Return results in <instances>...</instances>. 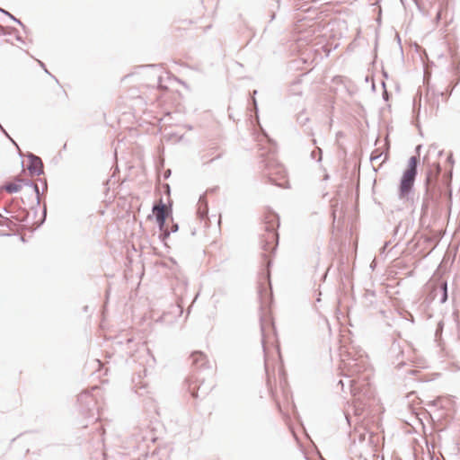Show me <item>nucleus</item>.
I'll list each match as a JSON object with an SVG mask.
<instances>
[{
	"mask_svg": "<svg viewBox=\"0 0 460 460\" xmlns=\"http://www.w3.org/2000/svg\"><path fill=\"white\" fill-rule=\"evenodd\" d=\"M265 219L266 234L261 238V249L267 252H272L279 243V234L277 233V228L279 226V216L274 212H270L266 216Z\"/></svg>",
	"mask_w": 460,
	"mask_h": 460,
	"instance_id": "f257e3e1",
	"label": "nucleus"
},
{
	"mask_svg": "<svg viewBox=\"0 0 460 460\" xmlns=\"http://www.w3.org/2000/svg\"><path fill=\"white\" fill-rule=\"evenodd\" d=\"M420 159L418 156H411L408 161L406 170L403 172L400 181L398 197L400 199L407 198L411 192L415 179L418 173V164Z\"/></svg>",
	"mask_w": 460,
	"mask_h": 460,
	"instance_id": "f03ea898",
	"label": "nucleus"
},
{
	"mask_svg": "<svg viewBox=\"0 0 460 460\" xmlns=\"http://www.w3.org/2000/svg\"><path fill=\"white\" fill-rule=\"evenodd\" d=\"M440 166L439 164H437V172L435 175H433V172L431 170H429L426 174L425 179V193L423 196V201H422V210H428L430 204L434 202L438 196L435 190L436 185V179L438 175L440 172Z\"/></svg>",
	"mask_w": 460,
	"mask_h": 460,
	"instance_id": "7ed1b4c3",
	"label": "nucleus"
},
{
	"mask_svg": "<svg viewBox=\"0 0 460 460\" xmlns=\"http://www.w3.org/2000/svg\"><path fill=\"white\" fill-rule=\"evenodd\" d=\"M77 402L80 405V411L82 414L89 418L98 419V407L96 405V400L88 392L81 393L77 396Z\"/></svg>",
	"mask_w": 460,
	"mask_h": 460,
	"instance_id": "20e7f679",
	"label": "nucleus"
},
{
	"mask_svg": "<svg viewBox=\"0 0 460 460\" xmlns=\"http://www.w3.org/2000/svg\"><path fill=\"white\" fill-rule=\"evenodd\" d=\"M187 381L190 382V384L189 385V390L190 394L194 398L199 397V392L200 396L207 395L213 387L212 385H205L204 378H200L199 376H196L194 380L188 379Z\"/></svg>",
	"mask_w": 460,
	"mask_h": 460,
	"instance_id": "39448f33",
	"label": "nucleus"
},
{
	"mask_svg": "<svg viewBox=\"0 0 460 460\" xmlns=\"http://www.w3.org/2000/svg\"><path fill=\"white\" fill-rule=\"evenodd\" d=\"M152 210L153 213L155 214V220L160 231H164L166 223V218L169 214V212L166 210L165 204L161 200L159 204H155L153 206Z\"/></svg>",
	"mask_w": 460,
	"mask_h": 460,
	"instance_id": "423d86ee",
	"label": "nucleus"
},
{
	"mask_svg": "<svg viewBox=\"0 0 460 460\" xmlns=\"http://www.w3.org/2000/svg\"><path fill=\"white\" fill-rule=\"evenodd\" d=\"M27 158L29 161L27 170L29 171L31 175H40L43 173V163L41 159L32 153L27 154Z\"/></svg>",
	"mask_w": 460,
	"mask_h": 460,
	"instance_id": "0eeeda50",
	"label": "nucleus"
},
{
	"mask_svg": "<svg viewBox=\"0 0 460 460\" xmlns=\"http://www.w3.org/2000/svg\"><path fill=\"white\" fill-rule=\"evenodd\" d=\"M190 358L192 360V365L197 369H210V366L207 359L206 355L201 351H194L190 355Z\"/></svg>",
	"mask_w": 460,
	"mask_h": 460,
	"instance_id": "6e6552de",
	"label": "nucleus"
},
{
	"mask_svg": "<svg viewBox=\"0 0 460 460\" xmlns=\"http://www.w3.org/2000/svg\"><path fill=\"white\" fill-rule=\"evenodd\" d=\"M171 449L168 447H159L153 451L150 456L151 460H168Z\"/></svg>",
	"mask_w": 460,
	"mask_h": 460,
	"instance_id": "1a4fd4ad",
	"label": "nucleus"
},
{
	"mask_svg": "<svg viewBox=\"0 0 460 460\" xmlns=\"http://www.w3.org/2000/svg\"><path fill=\"white\" fill-rule=\"evenodd\" d=\"M344 365L348 367L349 376L359 374L363 369L362 361L358 362L357 359H351L348 363H344Z\"/></svg>",
	"mask_w": 460,
	"mask_h": 460,
	"instance_id": "9d476101",
	"label": "nucleus"
},
{
	"mask_svg": "<svg viewBox=\"0 0 460 460\" xmlns=\"http://www.w3.org/2000/svg\"><path fill=\"white\" fill-rule=\"evenodd\" d=\"M198 213L201 218L207 217L208 215V204L205 195L200 196L199 199Z\"/></svg>",
	"mask_w": 460,
	"mask_h": 460,
	"instance_id": "9b49d317",
	"label": "nucleus"
},
{
	"mask_svg": "<svg viewBox=\"0 0 460 460\" xmlns=\"http://www.w3.org/2000/svg\"><path fill=\"white\" fill-rule=\"evenodd\" d=\"M4 189L8 193H16L22 189V185L16 184L14 182H8L4 186Z\"/></svg>",
	"mask_w": 460,
	"mask_h": 460,
	"instance_id": "f8f14e48",
	"label": "nucleus"
},
{
	"mask_svg": "<svg viewBox=\"0 0 460 460\" xmlns=\"http://www.w3.org/2000/svg\"><path fill=\"white\" fill-rule=\"evenodd\" d=\"M311 157L313 159H316L318 162H320L322 160V149L317 148V150L312 151Z\"/></svg>",
	"mask_w": 460,
	"mask_h": 460,
	"instance_id": "ddd939ff",
	"label": "nucleus"
},
{
	"mask_svg": "<svg viewBox=\"0 0 460 460\" xmlns=\"http://www.w3.org/2000/svg\"><path fill=\"white\" fill-rule=\"evenodd\" d=\"M30 187H31L35 192L37 204H40V188L35 182H30Z\"/></svg>",
	"mask_w": 460,
	"mask_h": 460,
	"instance_id": "4468645a",
	"label": "nucleus"
},
{
	"mask_svg": "<svg viewBox=\"0 0 460 460\" xmlns=\"http://www.w3.org/2000/svg\"><path fill=\"white\" fill-rule=\"evenodd\" d=\"M269 323L263 317H261V331L262 335V344H264L266 324Z\"/></svg>",
	"mask_w": 460,
	"mask_h": 460,
	"instance_id": "2eb2a0df",
	"label": "nucleus"
},
{
	"mask_svg": "<svg viewBox=\"0 0 460 460\" xmlns=\"http://www.w3.org/2000/svg\"><path fill=\"white\" fill-rule=\"evenodd\" d=\"M349 389H350V392H351L354 395H356V392H357V390H358V385H357V381H356V379H349Z\"/></svg>",
	"mask_w": 460,
	"mask_h": 460,
	"instance_id": "dca6fc26",
	"label": "nucleus"
},
{
	"mask_svg": "<svg viewBox=\"0 0 460 460\" xmlns=\"http://www.w3.org/2000/svg\"><path fill=\"white\" fill-rule=\"evenodd\" d=\"M0 11L3 12L4 13H5L6 15H8L13 21H14L16 23L21 25L25 30L24 24L19 19L15 18L13 14H11L10 13H8L1 8H0Z\"/></svg>",
	"mask_w": 460,
	"mask_h": 460,
	"instance_id": "f3484780",
	"label": "nucleus"
},
{
	"mask_svg": "<svg viewBox=\"0 0 460 460\" xmlns=\"http://www.w3.org/2000/svg\"><path fill=\"white\" fill-rule=\"evenodd\" d=\"M170 234H171L170 230H168V229L166 228V226H164V231H161L160 238H161L163 241H164L166 238H168V237H169V235H170Z\"/></svg>",
	"mask_w": 460,
	"mask_h": 460,
	"instance_id": "a211bd4d",
	"label": "nucleus"
},
{
	"mask_svg": "<svg viewBox=\"0 0 460 460\" xmlns=\"http://www.w3.org/2000/svg\"><path fill=\"white\" fill-rule=\"evenodd\" d=\"M297 120L299 121L300 124L305 125L309 120V119L306 116H305V114L301 113L298 115Z\"/></svg>",
	"mask_w": 460,
	"mask_h": 460,
	"instance_id": "6ab92c4d",
	"label": "nucleus"
},
{
	"mask_svg": "<svg viewBox=\"0 0 460 460\" xmlns=\"http://www.w3.org/2000/svg\"><path fill=\"white\" fill-rule=\"evenodd\" d=\"M381 156V154L378 152V150H375L370 156V160L374 161L378 159Z\"/></svg>",
	"mask_w": 460,
	"mask_h": 460,
	"instance_id": "aec40b11",
	"label": "nucleus"
},
{
	"mask_svg": "<svg viewBox=\"0 0 460 460\" xmlns=\"http://www.w3.org/2000/svg\"><path fill=\"white\" fill-rule=\"evenodd\" d=\"M447 300V291L445 290V292H442L441 297H440V303L444 304Z\"/></svg>",
	"mask_w": 460,
	"mask_h": 460,
	"instance_id": "412c9836",
	"label": "nucleus"
},
{
	"mask_svg": "<svg viewBox=\"0 0 460 460\" xmlns=\"http://www.w3.org/2000/svg\"><path fill=\"white\" fill-rule=\"evenodd\" d=\"M178 229H179V226H178V224H177V223H173V222H172V226H171V229H170V232H171V233H175V232H177V231H178Z\"/></svg>",
	"mask_w": 460,
	"mask_h": 460,
	"instance_id": "4be33fe9",
	"label": "nucleus"
},
{
	"mask_svg": "<svg viewBox=\"0 0 460 460\" xmlns=\"http://www.w3.org/2000/svg\"><path fill=\"white\" fill-rule=\"evenodd\" d=\"M374 296H375V292L374 291L367 290L365 292V297L366 298H372Z\"/></svg>",
	"mask_w": 460,
	"mask_h": 460,
	"instance_id": "5701e85b",
	"label": "nucleus"
},
{
	"mask_svg": "<svg viewBox=\"0 0 460 460\" xmlns=\"http://www.w3.org/2000/svg\"><path fill=\"white\" fill-rule=\"evenodd\" d=\"M440 290H441L442 292H445V290H446V291H447V281H443V282L440 284Z\"/></svg>",
	"mask_w": 460,
	"mask_h": 460,
	"instance_id": "b1692460",
	"label": "nucleus"
},
{
	"mask_svg": "<svg viewBox=\"0 0 460 460\" xmlns=\"http://www.w3.org/2000/svg\"><path fill=\"white\" fill-rule=\"evenodd\" d=\"M0 129L1 131L9 138L11 139V141L16 145V143L10 137V136L8 135V133L5 131V129L2 127V125L0 124Z\"/></svg>",
	"mask_w": 460,
	"mask_h": 460,
	"instance_id": "393cba45",
	"label": "nucleus"
},
{
	"mask_svg": "<svg viewBox=\"0 0 460 460\" xmlns=\"http://www.w3.org/2000/svg\"><path fill=\"white\" fill-rule=\"evenodd\" d=\"M19 181H23V183L27 186H30V182H32L31 181H25V180H18Z\"/></svg>",
	"mask_w": 460,
	"mask_h": 460,
	"instance_id": "a878e982",
	"label": "nucleus"
},
{
	"mask_svg": "<svg viewBox=\"0 0 460 460\" xmlns=\"http://www.w3.org/2000/svg\"><path fill=\"white\" fill-rule=\"evenodd\" d=\"M383 97H384V99H385V100H387L388 93H387V92H386V91H385V92H384V93H383Z\"/></svg>",
	"mask_w": 460,
	"mask_h": 460,
	"instance_id": "bb28decb",
	"label": "nucleus"
},
{
	"mask_svg": "<svg viewBox=\"0 0 460 460\" xmlns=\"http://www.w3.org/2000/svg\"><path fill=\"white\" fill-rule=\"evenodd\" d=\"M447 161L453 164L452 154L447 157Z\"/></svg>",
	"mask_w": 460,
	"mask_h": 460,
	"instance_id": "cd10ccee",
	"label": "nucleus"
},
{
	"mask_svg": "<svg viewBox=\"0 0 460 460\" xmlns=\"http://www.w3.org/2000/svg\"><path fill=\"white\" fill-rule=\"evenodd\" d=\"M40 64L41 67H45V65L42 62H40ZM44 69H45L46 73L49 74L46 68H44Z\"/></svg>",
	"mask_w": 460,
	"mask_h": 460,
	"instance_id": "c85d7f7f",
	"label": "nucleus"
},
{
	"mask_svg": "<svg viewBox=\"0 0 460 460\" xmlns=\"http://www.w3.org/2000/svg\"><path fill=\"white\" fill-rule=\"evenodd\" d=\"M252 102H253L255 109L257 110V102H256L255 98H252Z\"/></svg>",
	"mask_w": 460,
	"mask_h": 460,
	"instance_id": "c756f323",
	"label": "nucleus"
},
{
	"mask_svg": "<svg viewBox=\"0 0 460 460\" xmlns=\"http://www.w3.org/2000/svg\"><path fill=\"white\" fill-rule=\"evenodd\" d=\"M16 40L18 41H22V37L20 35H16Z\"/></svg>",
	"mask_w": 460,
	"mask_h": 460,
	"instance_id": "7c9ffc66",
	"label": "nucleus"
},
{
	"mask_svg": "<svg viewBox=\"0 0 460 460\" xmlns=\"http://www.w3.org/2000/svg\"><path fill=\"white\" fill-rule=\"evenodd\" d=\"M158 85H159V87H160V88H164V87L163 86V84H161V78H159V84H158Z\"/></svg>",
	"mask_w": 460,
	"mask_h": 460,
	"instance_id": "2f4dec72",
	"label": "nucleus"
},
{
	"mask_svg": "<svg viewBox=\"0 0 460 460\" xmlns=\"http://www.w3.org/2000/svg\"><path fill=\"white\" fill-rule=\"evenodd\" d=\"M171 173L170 170H168L165 174H164V177L166 178L169 174Z\"/></svg>",
	"mask_w": 460,
	"mask_h": 460,
	"instance_id": "473e14b6",
	"label": "nucleus"
},
{
	"mask_svg": "<svg viewBox=\"0 0 460 460\" xmlns=\"http://www.w3.org/2000/svg\"><path fill=\"white\" fill-rule=\"evenodd\" d=\"M344 416H345V419H346L347 422L349 424V416H348V415H346V414H345Z\"/></svg>",
	"mask_w": 460,
	"mask_h": 460,
	"instance_id": "72a5a7b5",
	"label": "nucleus"
},
{
	"mask_svg": "<svg viewBox=\"0 0 460 460\" xmlns=\"http://www.w3.org/2000/svg\"><path fill=\"white\" fill-rule=\"evenodd\" d=\"M339 384H341L342 387L344 386V384H343V381H342V380H341V381L339 382Z\"/></svg>",
	"mask_w": 460,
	"mask_h": 460,
	"instance_id": "f704fd0d",
	"label": "nucleus"
},
{
	"mask_svg": "<svg viewBox=\"0 0 460 460\" xmlns=\"http://www.w3.org/2000/svg\"><path fill=\"white\" fill-rule=\"evenodd\" d=\"M44 189H47V182H46V181H44Z\"/></svg>",
	"mask_w": 460,
	"mask_h": 460,
	"instance_id": "c9c22d12",
	"label": "nucleus"
},
{
	"mask_svg": "<svg viewBox=\"0 0 460 460\" xmlns=\"http://www.w3.org/2000/svg\"><path fill=\"white\" fill-rule=\"evenodd\" d=\"M442 153H443V151H439V152H438V155H442Z\"/></svg>",
	"mask_w": 460,
	"mask_h": 460,
	"instance_id": "e433bc0d",
	"label": "nucleus"
},
{
	"mask_svg": "<svg viewBox=\"0 0 460 460\" xmlns=\"http://www.w3.org/2000/svg\"><path fill=\"white\" fill-rule=\"evenodd\" d=\"M0 217H2V215L0 214Z\"/></svg>",
	"mask_w": 460,
	"mask_h": 460,
	"instance_id": "4c0bfd02",
	"label": "nucleus"
}]
</instances>
